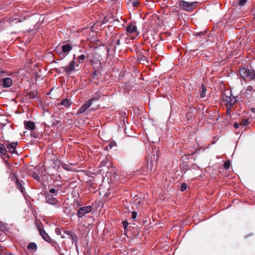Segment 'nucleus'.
Masks as SVG:
<instances>
[{"label":"nucleus","instance_id":"49","mask_svg":"<svg viewBox=\"0 0 255 255\" xmlns=\"http://www.w3.org/2000/svg\"><path fill=\"white\" fill-rule=\"evenodd\" d=\"M178 37L179 38V39H180V36H178Z\"/></svg>","mask_w":255,"mask_h":255},{"label":"nucleus","instance_id":"21","mask_svg":"<svg viewBox=\"0 0 255 255\" xmlns=\"http://www.w3.org/2000/svg\"><path fill=\"white\" fill-rule=\"evenodd\" d=\"M62 167L67 171H72V168L70 167V165L66 163H63L61 164Z\"/></svg>","mask_w":255,"mask_h":255},{"label":"nucleus","instance_id":"40","mask_svg":"<svg viewBox=\"0 0 255 255\" xmlns=\"http://www.w3.org/2000/svg\"><path fill=\"white\" fill-rule=\"evenodd\" d=\"M97 75V72H95L94 73H93L92 74V77L93 78H95L96 77V76Z\"/></svg>","mask_w":255,"mask_h":255},{"label":"nucleus","instance_id":"41","mask_svg":"<svg viewBox=\"0 0 255 255\" xmlns=\"http://www.w3.org/2000/svg\"><path fill=\"white\" fill-rule=\"evenodd\" d=\"M116 45H120V40L118 39L116 41Z\"/></svg>","mask_w":255,"mask_h":255},{"label":"nucleus","instance_id":"8","mask_svg":"<svg viewBox=\"0 0 255 255\" xmlns=\"http://www.w3.org/2000/svg\"><path fill=\"white\" fill-rule=\"evenodd\" d=\"M91 105L92 104L89 102V101H87L79 109L77 114H82L84 113L88 109H89L91 107Z\"/></svg>","mask_w":255,"mask_h":255},{"label":"nucleus","instance_id":"31","mask_svg":"<svg viewBox=\"0 0 255 255\" xmlns=\"http://www.w3.org/2000/svg\"><path fill=\"white\" fill-rule=\"evenodd\" d=\"M139 61L140 62H142L143 63L144 61H147V59H146V57L143 56V55H141L140 58H139Z\"/></svg>","mask_w":255,"mask_h":255},{"label":"nucleus","instance_id":"17","mask_svg":"<svg viewBox=\"0 0 255 255\" xmlns=\"http://www.w3.org/2000/svg\"><path fill=\"white\" fill-rule=\"evenodd\" d=\"M45 193H50V195H53L55 196H57L58 194V189H55L54 188H50L48 192H46Z\"/></svg>","mask_w":255,"mask_h":255},{"label":"nucleus","instance_id":"20","mask_svg":"<svg viewBox=\"0 0 255 255\" xmlns=\"http://www.w3.org/2000/svg\"><path fill=\"white\" fill-rule=\"evenodd\" d=\"M55 51L61 58H64L66 56L62 51V49H61L60 48H56L55 49Z\"/></svg>","mask_w":255,"mask_h":255},{"label":"nucleus","instance_id":"23","mask_svg":"<svg viewBox=\"0 0 255 255\" xmlns=\"http://www.w3.org/2000/svg\"><path fill=\"white\" fill-rule=\"evenodd\" d=\"M6 149L4 146V145L0 143V153L3 155H4L6 153Z\"/></svg>","mask_w":255,"mask_h":255},{"label":"nucleus","instance_id":"11","mask_svg":"<svg viewBox=\"0 0 255 255\" xmlns=\"http://www.w3.org/2000/svg\"><path fill=\"white\" fill-rule=\"evenodd\" d=\"M25 128L28 130H33L35 128V123L30 121H25L24 122Z\"/></svg>","mask_w":255,"mask_h":255},{"label":"nucleus","instance_id":"45","mask_svg":"<svg viewBox=\"0 0 255 255\" xmlns=\"http://www.w3.org/2000/svg\"><path fill=\"white\" fill-rule=\"evenodd\" d=\"M31 135L32 136H33V137H34L35 138L37 137V136H36L34 134H33V133H31Z\"/></svg>","mask_w":255,"mask_h":255},{"label":"nucleus","instance_id":"28","mask_svg":"<svg viewBox=\"0 0 255 255\" xmlns=\"http://www.w3.org/2000/svg\"><path fill=\"white\" fill-rule=\"evenodd\" d=\"M249 124V120L248 119H243L241 122V125L243 126H247Z\"/></svg>","mask_w":255,"mask_h":255},{"label":"nucleus","instance_id":"13","mask_svg":"<svg viewBox=\"0 0 255 255\" xmlns=\"http://www.w3.org/2000/svg\"><path fill=\"white\" fill-rule=\"evenodd\" d=\"M16 146L17 142H11L10 143L7 144V148L10 153H13L15 151Z\"/></svg>","mask_w":255,"mask_h":255},{"label":"nucleus","instance_id":"10","mask_svg":"<svg viewBox=\"0 0 255 255\" xmlns=\"http://www.w3.org/2000/svg\"><path fill=\"white\" fill-rule=\"evenodd\" d=\"M12 81L10 78H3L1 81V84L4 88H8L11 86Z\"/></svg>","mask_w":255,"mask_h":255},{"label":"nucleus","instance_id":"14","mask_svg":"<svg viewBox=\"0 0 255 255\" xmlns=\"http://www.w3.org/2000/svg\"><path fill=\"white\" fill-rule=\"evenodd\" d=\"M65 233L70 236L72 242L77 243V236L75 234L72 233L71 231H65Z\"/></svg>","mask_w":255,"mask_h":255},{"label":"nucleus","instance_id":"34","mask_svg":"<svg viewBox=\"0 0 255 255\" xmlns=\"http://www.w3.org/2000/svg\"><path fill=\"white\" fill-rule=\"evenodd\" d=\"M32 177L37 180H38L39 178V176L36 172H34L32 174Z\"/></svg>","mask_w":255,"mask_h":255},{"label":"nucleus","instance_id":"12","mask_svg":"<svg viewBox=\"0 0 255 255\" xmlns=\"http://www.w3.org/2000/svg\"><path fill=\"white\" fill-rule=\"evenodd\" d=\"M72 104V102L68 100V99H65L63 100L61 102L58 103L57 104L58 106H63L64 107L66 108H68L70 107Z\"/></svg>","mask_w":255,"mask_h":255},{"label":"nucleus","instance_id":"5","mask_svg":"<svg viewBox=\"0 0 255 255\" xmlns=\"http://www.w3.org/2000/svg\"><path fill=\"white\" fill-rule=\"evenodd\" d=\"M78 64H77L75 66V62L74 60L71 61L68 65L63 67L62 69L64 70V71L66 72L67 73L70 74L72 71H74L75 70V67H78Z\"/></svg>","mask_w":255,"mask_h":255},{"label":"nucleus","instance_id":"36","mask_svg":"<svg viewBox=\"0 0 255 255\" xmlns=\"http://www.w3.org/2000/svg\"><path fill=\"white\" fill-rule=\"evenodd\" d=\"M131 215L132 219H135L137 217V213L135 211H133L132 212Z\"/></svg>","mask_w":255,"mask_h":255},{"label":"nucleus","instance_id":"3","mask_svg":"<svg viewBox=\"0 0 255 255\" xmlns=\"http://www.w3.org/2000/svg\"><path fill=\"white\" fill-rule=\"evenodd\" d=\"M92 210L93 207L91 206L81 207L77 210V215L79 218H81L87 214L91 212Z\"/></svg>","mask_w":255,"mask_h":255},{"label":"nucleus","instance_id":"33","mask_svg":"<svg viewBox=\"0 0 255 255\" xmlns=\"http://www.w3.org/2000/svg\"><path fill=\"white\" fill-rule=\"evenodd\" d=\"M61 232H62V231L60 228H56L55 229V233H56L57 235H60L61 234Z\"/></svg>","mask_w":255,"mask_h":255},{"label":"nucleus","instance_id":"9","mask_svg":"<svg viewBox=\"0 0 255 255\" xmlns=\"http://www.w3.org/2000/svg\"><path fill=\"white\" fill-rule=\"evenodd\" d=\"M39 231L41 237L45 241L48 243L52 242V239L44 230L42 229H39Z\"/></svg>","mask_w":255,"mask_h":255},{"label":"nucleus","instance_id":"24","mask_svg":"<svg viewBox=\"0 0 255 255\" xmlns=\"http://www.w3.org/2000/svg\"><path fill=\"white\" fill-rule=\"evenodd\" d=\"M109 159L108 158H105L104 159H103L100 163V166L101 167H104L109 162Z\"/></svg>","mask_w":255,"mask_h":255},{"label":"nucleus","instance_id":"39","mask_svg":"<svg viewBox=\"0 0 255 255\" xmlns=\"http://www.w3.org/2000/svg\"><path fill=\"white\" fill-rule=\"evenodd\" d=\"M234 127L236 128H239V125L238 123L235 122L234 124Z\"/></svg>","mask_w":255,"mask_h":255},{"label":"nucleus","instance_id":"35","mask_svg":"<svg viewBox=\"0 0 255 255\" xmlns=\"http://www.w3.org/2000/svg\"><path fill=\"white\" fill-rule=\"evenodd\" d=\"M128 224V223L127 221H124L123 222V225L125 229H126L127 228Z\"/></svg>","mask_w":255,"mask_h":255},{"label":"nucleus","instance_id":"32","mask_svg":"<svg viewBox=\"0 0 255 255\" xmlns=\"http://www.w3.org/2000/svg\"><path fill=\"white\" fill-rule=\"evenodd\" d=\"M247 2V0H239V5L240 6H243Z\"/></svg>","mask_w":255,"mask_h":255},{"label":"nucleus","instance_id":"43","mask_svg":"<svg viewBox=\"0 0 255 255\" xmlns=\"http://www.w3.org/2000/svg\"><path fill=\"white\" fill-rule=\"evenodd\" d=\"M108 22L107 19L106 18H104V19L103 20V22H102V23H106V22Z\"/></svg>","mask_w":255,"mask_h":255},{"label":"nucleus","instance_id":"18","mask_svg":"<svg viewBox=\"0 0 255 255\" xmlns=\"http://www.w3.org/2000/svg\"><path fill=\"white\" fill-rule=\"evenodd\" d=\"M100 96H101V94L99 92L97 93L94 97H93L91 99L89 100L88 101L92 104V103L94 101H96L98 100L99 99V98L100 97Z\"/></svg>","mask_w":255,"mask_h":255},{"label":"nucleus","instance_id":"50","mask_svg":"<svg viewBox=\"0 0 255 255\" xmlns=\"http://www.w3.org/2000/svg\"><path fill=\"white\" fill-rule=\"evenodd\" d=\"M172 12H173V8L172 9Z\"/></svg>","mask_w":255,"mask_h":255},{"label":"nucleus","instance_id":"42","mask_svg":"<svg viewBox=\"0 0 255 255\" xmlns=\"http://www.w3.org/2000/svg\"><path fill=\"white\" fill-rule=\"evenodd\" d=\"M76 206L79 207L80 206V204L77 199L76 200Z\"/></svg>","mask_w":255,"mask_h":255},{"label":"nucleus","instance_id":"25","mask_svg":"<svg viewBox=\"0 0 255 255\" xmlns=\"http://www.w3.org/2000/svg\"><path fill=\"white\" fill-rule=\"evenodd\" d=\"M28 249L35 250L37 249V245L34 243H30L27 246Z\"/></svg>","mask_w":255,"mask_h":255},{"label":"nucleus","instance_id":"30","mask_svg":"<svg viewBox=\"0 0 255 255\" xmlns=\"http://www.w3.org/2000/svg\"><path fill=\"white\" fill-rule=\"evenodd\" d=\"M85 59V56L84 54L80 55L78 58L79 63L82 62Z\"/></svg>","mask_w":255,"mask_h":255},{"label":"nucleus","instance_id":"15","mask_svg":"<svg viewBox=\"0 0 255 255\" xmlns=\"http://www.w3.org/2000/svg\"><path fill=\"white\" fill-rule=\"evenodd\" d=\"M72 46L69 44L64 45L62 46V50L64 54L70 52L72 50Z\"/></svg>","mask_w":255,"mask_h":255},{"label":"nucleus","instance_id":"19","mask_svg":"<svg viewBox=\"0 0 255 255\" xmlns=\"http://www.w3.org/2000/svg\"><path fill=\"white\" fill-rule=\"evenodd\" d=\"M207 89L205 86L203 85L202 86L201 91L200 92V97L202 98H204L206 97V92Z\"/></svg>","mask_w":255,"mask_h":255},{"label":"nucleus","instance_id":"37","mask_svg":"<svg viewBox=\"0 0 255 255\" xmlns=\"http://www.w3.org/2000/svg\"><path fill=\"white\" fill-rule=\"evenodd\" d=\"M138 2L137 1H136V0H133V2H132V5L134 6H136L138 5Z\"/></svg>","mask_w":255,"mask_h":255},{"label":"nucleus","instance_id":"4","mask_svg":"<svg viewBox=\"0 0 255 255\" xmlns=\"http://www.w3.org/2000/svg\"><path fill=\"white\" fill-rule=\"evenodd\" d=\"M197 3L196 1L189 2L181 1L179 2V5L182 9L187 11H190L196 7Z\"/></svg>","mask_w":255,"mask_h":255},{"label":"nucleus","instance_id":"48","mask_svg":"<svg viewBox=\"0 0 255 255\" xmlns=\"http://www.w3.org/2000/svg\"><path fill=\"white\" fill-rule=\"evenodd\" d=\"M59 255H64L63 254H62V253H60Z\"/></svg>","mask_w":255,"mask_h":255},{"label":"nucleus","instance_id":"38","mask_svg":"<svg viewBox=\"0 0 255 255\" xmlns=\"http://www.w3.org/2000/svg\"><path fill=\"white\" fill-rule=\"evenodd\" d=\"M4 228V226L2 224V223L1 222H0V230H3Z\"/></svg>","mask_w":255,"mask_h":255},{"label":"nucleus","instance_id":"2","mask_svg":"<svg viewBox=\"0 0 255 255\" xmlns=\"http://www.w3.org/2000/svg\"><path fill=\"white\" fill-rule=\"evenodd\" d=\"M240 74L242 78L249 80L255 79V71L251 67L250 68H242Z\"/></svg>","mask_w":255,"mask_h":255},{"label":"nucleus","instance_id":"46","mask_svg":"<svg viewBox=\"0 0 255 255\" xmlns=\"http://www.w3.org/2000/svg\"><path fill=\"white\" fill-rule=\"evenodd\" d=\"M251 111H252L253 113H255V108H252V109H251Z\"/></svg>","mask_w":255,"mask_h":255},{"label":"nucleus","instance_id":"6","mask_svg":"<svg viewBox=\"0 0 255 255\" xmlns=\"http://www.w3.org/2000/svg\"><path fill=\"white\" fill-rule=\"evenodd\" d=\"M45 196L46 202L52 205H57L58 201L55 198L56 196L50 195V193H45Z\"/></svg>","mask_w":255,"mask_h":255},{"label":"nucleus","instance_id":"47","mask_svg":"<svg viewBox=\"0 0 255 255\" xmlns=\"http://www.w3.org/2000/svg\"><path fill=\"white\" fill-rule=\"evenodd\" d=\"M21 21H22V20H21V19H19V20H18V22H21ZM18 22V21H16V22Z\"/></svg>","mask_w":255,"mask_h":255},{"label":"nucleus","instance_id":"7","mask_svg":"<svg viewBox=\"0 0 255 255\" xmlns=\"http://www.w3.org/2000/svg\"><path fill=\"white\" fill-rule=\"evenodd\" d=\"M126 30L128 33H137V27L133 23H129L126 27Z\"/></svg>","mask_w":255,"mask_h":255},{"label":"nucleus","instance_id":"29","mask_svg":"<svg viewBox=\"0 0 255 255\" xmlns=\"http://www.w3.org/2000/svg\"><path fill=\"white\" fill-rule=\"evenodd\" d=\"M253 91V88L251 86H249L247 87L246 93L249 94Z\"/></svg>","mask_w":255,"mask_h":255},{"label":"nucleus","instance_id":"16","mask_svg":"<svg viewBox=\"0 0 255 255\" xmlns=\"http://www.w3.org/2000/svg\"><path fill=\"white\" fill-rule=\"evenodd\" d=\"M13 179L16 185L17 188L21 192H23V187L17 177L14 175Z\"/></svg>","mask_w":255,"mask_h":255},{"label":"nucleus","instance_id":"22","mask_svg":"<svg viewBox=\"0 0 255 255\" xmlns=\"http://www.w3.org/2000/svg\"><path fill=\"white\" fill-rule=\"evenodd\" d=\"M147 170L150 171H152L154 169L153 162L151 161L147 162Z\"/></svg>","mask_w":255,"mask_h":255},{"label":"nucleus","instance_id":"44","mask_svg":"<svg viewBox=\"0 0 255 255\" xmlns=\"http://www.w3.org/2000/svg\"><path fill=\"white\" fill-rule=\"evenodd\" d=\"M17 18H15L14 19H11V20H10V22H12V21H13L14 20H17Z\"/></svg>","mask_w":255,"mask_h":255},{"label":"nucleus","instance_id":"27","mask_svg":"<svg viewBox=\"0 0 255 255\" xmlns=\"http://www.w3.org/2000/svg\"><path fill=\"white\" fill-rule=\"evenodd\" d=\"M187 188V185L186 183H182L180 186V190L181 191H184Z\"/></svg>","mask_w":255,"mask_h":255},{"label":"nucleus","instance_id":"1","mask_svg":"<svg viewBox=\"0 0 255 255\" xmlns=\"http://www.w3.org/2000/svg\"><path fill=\"white\" fill-rule=\"evenodd\" d=\"M223 101L225 102L227 106L231 107L237 101L236 97L233 96L231 91L229 90L226 91L222 96Z\"/></svg>","mask_w":255,"mask_h":255},{"label":"nucleus","instance_id":"26","mask_svg":"<svg viewBox=\"0 0 255 255\" xmlns=\"http://www.w3.org/2000/svg\"><path fill=\"white\" fill-rule=\"evenodd\" d=\"M224 168L226 169H228L230 167V162L229 161H226L224 163Z\"/></svg>","mask_w":255,"mask_h":255}]
</instances>
